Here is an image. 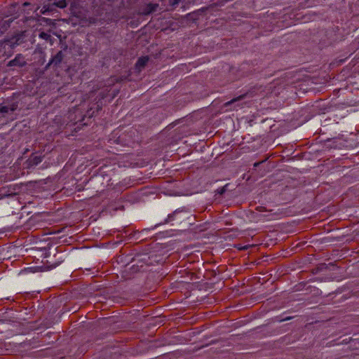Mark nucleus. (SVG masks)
<instances>
[{"label": "nucleus", "instance_id": "nucleus-1", "mask_svg": "<svg viewBox=\"0 0 359 359\" xmlns=\"http://www.w3.org/2000/svg\"><path fill=\"white\" fill-rule=\"evenodd\" d=\"M147 61H148L147 57H142L140 58L136 63L137 69L140 70L142 67H144V65H146Z\"/></svg>", "mask_w": 359, "mask_h": 359}, {"label": "nucleus", "instance_id": "nucleus-2", "mask_svg": "<svg viewBox=\"0 0 359 359\" xmlns=\"http://www.w3.org/2000/svg\"><path fill=\"white\" fill-rule=\"evenodd\" d=\"M62 60V54L61 52H59L52 60L50 61V63L57 64L60 63Z\"/></svg>", "mask_w": 359, "mask_h": 359}, {"label": "nucleus", "instance_id": "nucleus-3", "mask_svg": "<svg viewBox=\"0 0 359 359\" xmlns=\"http://www.w3.org/2000/svg\"><path fill=\"white\" fill-rule=\"evenodd\" d=\"M53 4L55 6L61 8H63L66 7V6H67V3H66L65 0H59L57 1H54Z\"/></svg>", "mask_w": 359, "mask_h": 359}, {"label": "nucleus", "instance_id": "nucleus-4", "mask_svg": "<svg viewBox=\"0 0 359 359\" xmlns=\"http://www.w3.org/2000/svg\"><path fill=\"white\" fill-rule=\"evenodd\" d=\"M30 161L33 163L34 164L36 165L39 163L41 161V159L40 157L38 156H34L32 158H30Z\"/></svg>", "mask_w": 359, "mask_h": 359}, {"label": "nucleus", "instance_id": "nucleus-5", "mask_svg": "<svg viewBox=\"0 0 359 359\" xmlns=\"http://www.w3.org/2000/svg\"><path fill=\"white\" fill-rule=\"evenodd\" d=\"M17 63V58L10 62L11 65H15Z\"/></svg>", "mask_w": 359, "mask_h": 359}, {"label": "nucleus", "instance_id": "nucleus-6", "mask_svg": "<svg viewBox=\"0 0 359 359\" xmlns=\"http://www.w3.org/2000/svg\"><path fill=\"white\" fill-rule=\"evenodd\" d=\"M180 0H175L173 2H172V6H175L176 4H177L179 2H180Z\"/></svg>", "mask_w": 359, "mask_h": 359}, {"label": "nucleus", "instance_id": "nucleus-7", "mask_svg": "<svg viewBox=\"0 0 359 359\" xmlns=\"http://www.w3.org/2000/svg\"><path fill=\"white\" fill-rule=\"evenodd\" d=\"M238 248H239V249H241V250H242V249H246V248H247V247H246V246H244V247H239Z\"/></svg>", "mask_w": 359, "mask_h": 359}, {"label": "nucleus", "instance_id": "nucleus-8", "mask_svg": "<svg viewBox=\"0 0 359 359\" xmlns=\"http://www.w3.org/2000/svg\"><path fill=\"white\" fill-rule=\"evenodd\" d=\"M236 100H236V99H235V100H231L230 102H229L228 104L233 103V102H236Z\"/></svg>", "mask_w": 359, "mask_h": 359}, {"label": "nucleus", "instance_id": "nucleus-9", "mask_svg": "<svg viewBox=\"0 0 359 359\" xmlns=\"http://www.w3.org/2000/svg\"><path fill=\"white\" fill-rule=\"evenodd\" d=\"M43 35H44V34H43V33H42V34H41V37H43Z\"/></svg>", "mask_w": 359, "mask_h": 359}]
</instances>
